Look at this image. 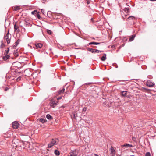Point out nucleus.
Listing matches in <instances>:
<instances>
[{
  "label": "nucleus",
  "instance_id": "34",
  "mask_svg": "<svg viewBox=\"0 0 156 156\" xmlns=\"http://www.w3.org/2000/svg\"><path fill=\"white\" fill-rule=\"evenodd\" d=\"M21 79V77H19L17 78V81H19Z\"/></svg>",
  "mask_w": 156,
  "mask_h": 156
},
{
  "label": "nucleus",
  "instance_id": "18",
  "mask_svg": "<svg viewBox=\"0 0 156 156\" xmlns=\"http://www.w3.org/2000/svg\"><path fill=\"white\" fill-rule=\"evenodd\" d=\"M106 54H104V55L101 57V60L103 61H104L106 59Z\"/></svg>",
  "mask_w": 156,
  "mask_h": 156
},
{
  "label": "nucleus",
  "instance_id": "24",
  "mask_svg": "<svg viewBox=\"0 0 156 156\" xmlns=\"http://www.w3.org/2000/svg\"><path fill=\"white\" fill-rule=\"evenodd\" d=\"M9 51V49L8 48L7 50H5V51L4 55H8V54Z\"/></svg>",
  "mask_w": 156,
  "mask_h": 156
},
{
  "label": "nucleus",
  "instance_id": "2",
  "mask_svg": "<svg viewBox=\"0 0 156 156\" xmlns=\"http://www.w3.org/2000/svg\"><path fill=\"white\" fill-rule=\"evenodd\" d=\"M11 37V35L9 33L8 31V33L5 36L4 39L6 41L7 44H9L10 42V40Z\"/></svg>",
  "mask_w": 156,
  "mask_h": 156
},
{
  "label": "nucleus",
  "instance_id": "16",
  "mask_svg": "<svg viewBox=\"0 0 156 156\" xmlns=\"http://www.w3.org/2000/svg\"><path fill=\"white\" fill-rule=\"evenodd\" d=\"M58 103V102L57 101H53L52 103V105H51L52 106L53 108H54L55 107V106H56L57 105Z\"/></svg>",
  "mask_w": 156,
  "mask_h": 156
},
{
  "label": "nucleus",
  "instance_id": "25",
  "mask_svg": "<svg viewBox=\"0 0 156 156\" xmlns=\"http://www.w3.org/2000/svg\"><path fill=\"white\" fill-rule=\"evenodd\" d=\"M20 39H18L17 41L16 42V46H17V45L19 44L20 42Z\"/></svg>",
  "mask_w": 156,
  "mask_h": 156
},
{
  "label": "nucleus",
  "instance_id": "12",
  "mask_svg": "<svg viewBox=\"0 0 156 156\" xmlns=\"http://www.w3.org/2000/svg\"><path fill=\"white\" fill-rule=\"evenodd\" d=\"M135 37V35H132L129 38V41L130 42L133 41Z\"/></svg>",
  "mask_w": 156,
  "mask_h": 156
},
{
  "label": "nucleus",
  "instance_id": "26",
  "mask_svg": "<svg viewBox=\"0 0 156 156\" xmlns=\"http://www.w3.org/2000/svg\"><path fill=\"white\" fill-rule=\"evenodd\" d=\"M129 144H125L123 145V147H129Z\"/></svg>",
  "mask_w": 156,
  "mask_h": 156
},
{
  "label": "nucleus",
  "instance_id": "32",
  "mask_svg": "<svg viewBox=\"0 0 156 156\" xmlns=\"http://www.w3.org/2000/svg\"><path fill=\"white\" fill-rule=\"evenodd\" d=\"M41 12L43 14H44L45 13V10L44 9H42L41 10Z\"/></svg>",
  "mask_w": 156,
  "mask_h": 156
},
{
  "label": "nucleus",
  "instance_id": "23",
  "mask_svg": "<svg viewBox=\"0 0 156 156\" xmlns=\"http://www.w3.org/2000/svg\"><path fill=\"white\" fill-rule=\"evenodd\" d=\"M40 122H41L42 123H44L46 121V120L45 119H42V118L40 119Z\"/></svg>",
  "mask_w": 156,
  "mask_h": 156
},
{
  "label": "nucleus",
  "instance_id": "37",
  "mask_svg": "<svg viewBox=\"0 0 156 156\" xmlns=\"http://www.w3.org/2000/svg\"><path fill=\"white\" fill-rule=\"evenodd\" d=\"M129 147H133V146L132 145L129 144Z\"/></svg>",
  "mask_w": 156,
  "mask_h": 156
},
{
  "label": "nucleus",
  "instance_id": "1",
  "mask_svg": "<svg viewBox=\"0 0 156 156\" xmlns=\"http://www.w3.org/2000/svg\"><path fill=\"white\" fill-rule=\"evenodd\" d=\"M58 140L57 139H52L48 145V148H50L55 145L57 144L58 143Z\"/></svg>",
  "mask_w": 156,
  "mask_h": 156
},
{
  "label": "nucleus",
  "instance_id": "9",
  "mask_svg": "<svg viewBox=\"0 0 156 156\" xmlns=\"http://www.w3.org/2000/svg\"><path fill=\"white\" fill-rule=\"evenodd\" d=\"M31 14L33 15H36L38 16H38H39V15L37 13V12L36 10H34V11L32 12Z\"/></svg>",
  "mask_w": 156,
  "mask_h": 156
},
{
  "label": "nucleus",
  "instance_id": "15",
  "mask_svg": "<svg viewBox=\"0 0 156 156\" xmlns=\"http://www.w3.org/2000/svg\"><path fill=\"white\" fill-rule=\"evenodd\" d=\"M5 56L3 57V59L5 60H7L9 57V56L8 55H5Z\"/></svg>",
  "mask_w": 156,
  "mask_h": 156
},
{
  "label": "nucleus",
  "instance_id": "35",
  "mask_svg": "<svg viewBox=\"0 0 156 156\" xmlns=\"http://www.w3.org/2000/svg\"><path fill=\"white\" fill-rule=\"evenodd\" d=\"M62 98V97H60L58 98H57V100H58Z\"/></svg>",
  "mask_w": 156,
  "mask_h": 156
},
{
  "label": "nucleus",
  "instance_id": "5",
  "mask_svg": "<svg viewBox=\"0 0 156 156\" xmlns=\"http://www.w3.org/2000/svg\"><path fill=\"white\" fill-rule=\"evenodd\" d=\"M88 51L91 52L92 53H99V52H101V51H100L97 49H94L88 48H87Z\"/></svg>",
  "mask_w": 156,
  "mask_h": 156
},
{
  "label": "nucleus",
  "instance_id": "7",
  "mask_svg": "<svg viewBox=\"0 0 156 156\" xmlns=\"http://www.w3.org/2000/svg\"><path fill=\"white\" fill-rule=\"evenodd\" d=\"M42 44L41 43H38L34 45V48L38 49L40 48L42 46Z\"/></svg>",
  "mask_w": 156,
  "mask_h": 156
},
{
  "label": "nucleus",
  "instance_id": "10",
  "mask_svg": "<svg viewBox=\"0 0 156 156\" xmlns=\"http://www.w3.org/2000/svg\"><path fill=\"white\" fill-rule=\"evenodd\" d=\"M12 8L13 10L15 11H17L20 9V6H13Z\"/></svg>",
  "mask_w": 156,
  "mask_h": 156
},
{
  "label": "nucleus",
  "instance_id": "22",
  "mask_svg": "<svg viewBox=\"0 0 156 156\" xmlns=\"http://www.w3.org/2000/svg\"><path fill=\"white\" fill-rule=\"evenodd\" d=\"M111 152V153H114L115 152V150L113 147H111L110 149Z\"/></svg>",
  "mask_w": 156,
  "mask_h": 156
},
{
  "label": "nucleus",
  "instance_id": "21",
  "mask_svg": "<svg viewBox=\"0 0 156 156\" xmlns=\"http://www.w3.org/2000/svg\"><path fill=\"white\" fill-rule=\"evenodd\" d=\"M55 154L57 156H58L59 155V152L57 150H55Z\"/></svg>",
  "mask_w": 156,
  "mask_h": 156
},
{
  "label": "nucleus",
  "instance_id": "17",
  "mask_svg": "<svg viewBox=\"0 0 156 156\" xmlns=\"http://www.w3.org/2000/svg\"><path fill=\"white\" fill-rule=\"evenodd\" d=\"M46 117L47 119L49 120H51L52 119V117L49 114H48L46 115Z\"/></svg>",
  "mask_w": 156,
  "mask_h": 156
},
{
  "label": "nucleus",
  "instance_id": "11",
  "mask_svg": "<svg viewBox=\"0 0 156 156\" xmlns=\"http://www.w3.org/2000/svg\"><path fill=\"white\" fill-rule=\"evenodd\" d=\"M101 43H98V42H90L88 44L89 45H91V44H95V45H98L100 44Z\"/></svg>",
  "mask_w": 156,
  "mask_h": 156
},
{
  "label": "nucleus",
  "instance_id": "30",
  "mask_svg": "<svg viewBox=\"0 0 156 156\" xmlns=\"http://www.w3.org/2000/svg\"><path fill=\"white\" fill-rule=\"evenodd\" d=\"M132 139L133 141H136V137H135L134 136H133L132 137Z\"/></svg>",
  "mask_w": 156,
  "mask_h": 156
},
{
  "label": "nucleus",
  "instance_id": "41",
  "mask_svg": "<svg viewBox=\"0 0 156 156\" xmlns=\"http://www.w3.org/2000/svg\"><path fill=\"white\" fill-rule=\"evenodd\" d=\"M73 116H74V117H75V114H73Z\"/></svg>",
  "mask_w": 156,
  "mask_h": 156
},
{
  "label": "nucleus",
  "instance_id": "28",
  "mask_svg": "<svg viewBox=\"0 0 156 156\" xmlns=\"http://www.w3.org/2000/svg\"><path fill=\"white\" fill-rule=\"evenodd\" d=\"M47 32L48 34H51L52 33V32L50 30H47Z\"/></svg>",
  "mask_w": 156,
  "mask_h": 156
},
{
  "label": "nucleus",
  "instance_id": "20",
  "mask_svg": "<svg viewBox=\"0 0 156 156\" xmlns=\"http://www.w3.org/2000/svg\"><path fill=\"white\" fill-rule=\"evenodd\" d=\"M135 19V17L133 16H130L128 18V19L129 20H133Z\"/></svg>",
  "mask_w": 156,
  "mask_h": 156
},
{
  "label": "nucleus",
  "instance_id": "33",
  "mask_svg": "<svg viewBox=\"0 0 156 156\" xmlns=\"http://www.w3.org/2000/svg\"><path fill=\"white\" fill-rule=\"evenodd\" d=\"M4 46V45L3 43V41H2V44L1 46V47H3Z\"/></svg>",
  "mask_w": 156,
  "mask_h": 156
},
{
  "label": "nucleus",
  "instance_id": "3",
  "mask_svg": "<svg viewBox=\"0 0 156 156\" xmlns=\"http://www.w3.org/2000/svg\"><path fill=\"white\" fill-rule=\"evenodd\" d=\"M146 85L149 87H154L155 85L154 83L151 80H148L146 83Z\"/></svg>",
  "mask_w": 156,
  "mask_h": 156
},
{
  "label": "nucleus",
  "instance_id": "36",
  "mask_svg": "<svg viewBox=\"0 0 156 156\" xmlns=\"http://www.w3.org/2000/svg\"><path fill=\"white\" fill-rule=\"evenodd\" d=\"M43 0V3H45L46 1V0Z\"/></svg>",
  "mask_w": 156,
  "mask_h": 156
},
{
  "label": "nucleus",
  "instance_id": "40",
  "mask_svg": "<svg viewBox=\"0 0 156 156\" xmlns=\"http://www.w3.org/2000/svg\"><path fill=\"white\" fill-rule=\"evenodd\" d=\"M51 12L50 11H48V14L49 13H50Z\"/></svg>",
  "mask_w": 156,
  "mask_h": 156
},
{
  "label": "nucleus",
  "instance_id": "27",
  "mask_svg": "<svg viewBox=\"0 0 156 156\" xmlns=\"http://www.w3.org/2000/svg\"><path fill=\"white\" fill-rule=\"evenodd\" d=\"M6 77L8 79H10V76L9 75V73H7Z\"/></svg>",
  "mask_w": 156,
  "mask_h": 156
},
{
  "label": "nucleus",
  "instance_id": "13",
  "mask_svg": "<svg viewBox=\"0 0 156 156\" xmlns=\"http://www.w3.org/2000/svg\"><path fill=\"white\" fill-rule=\"evenodd\" d=\"M65 89L63 87L62 90H59L58 91V94H60L63 93L65 91Z\"/></svg>",
  "mask_w": 156,
  "mask_h": 156
},
{
  "label": "nucleus",
  "instance_id": "31",
  "mask_svg": "<svg viewBox=\"0 0 156 156\" xmlns=\"http://www.w3.org/2000/svg\"><path fill=\"white\" fill-rule=\"evenodd\" d=\"M87 108L86 107H84V108L83 109V111H84V112H85L86 110H87Z\"/></svg>",
  "mask_w": 156,
  "mask_h": 156
},
{
  "label": "nucleus",
  "instance_id": "19",
  "mask_svg": "<svg viewBox=\"0 0 156 156\" xmlns=\"http://www.w3.org/2000/svg\"><path fill=\"white\" fill-rule=\"evenodd\" d=\"M127 91H123L122 92V96L124 97H126L127 94Z\"/></svg>",
  "mask_w": 156,
  "mask_h": 156
},
{
  "label": "nucleus",
  "instance_id": "39",
  "mask_svg": "<svg viewBox=\"0 0 156 156\" xmlns=\"http://www.w3.org/2000/svg\"><path fill=\"white\" fill-rule=\"evenodd\" d=\"M91 20L92 21V22H93V19L92 18L91 19Z\"/></svg>",
  "mask_w": 156,
  "mask_h": 156
},
{
  "label": "nucleus",
  "instance_id": "4",
  "mask_svg": "<svg viewBox=\"0 0 156 156\" xmlns=\"http://www.w3.org/2000/svg\"><path fill=\"white\" fill-rule=\"evenodd\" d=\"M78 153V150L76 149L74 150H72L70 152V156H77Z\"/></svg>",
  "mask_w": 156,
  "mask_h": 156
},
{
  "label": "nucleus",
  "instance_id": "29",
  "mask_svg": "<svg viewBox=\"0 0 156 156\" xmlns=\"http://www.w3.org/2000/svg\"><path fill=\"white\" fill-rule=\"evenodd\" d=\"M145 156H151V154L149 152H147L145 154Z\"/></svg>",
  "mask_w": 156,
  "mask_h": 156
},
{
  "label": "nucleus",
  "instance_id": "14",
  "mask_svg": "<svg viewBox=\"0 0 156 156\" xmlns=\"http://www.w3.org/2000/svg\"><path fill=\"white\" fill-rule=\"evenodd\" d=\"M130 9L129 7L125 8L123 10L126 13H128L129 12Z\"/></svg>",
  "mask_w": 156,
  "mask_h": 156
},
{
  "label": "nucleus",
  "instance_id": "8",
  "mask_svg": "<svg viewBox=\"0 0 156 156\" xmlns=\"http://www.w3.org/2000/svg\"><path fill=\"white\" fill-rule=\"evenodd\" d=\"M14 28L16 32L19 33L20 32L19 28L18 26L16 25V24L14 25Z\"/></svg>",
  "mask_w": 156,
  "mask_h": 156
},
{
  "label": "nucleus",
  "instance_id": "38",
  "mask_svg": "<svg viewBox=\"0 0 156 156\" xmlns=\"http://www.w3.org/2000/svg\"><path fill=\"white\" fill-rule=\"evenodd\" d=\"M94 155L95 156H99V155H98L97 154H94Z\"/></svg>",
  "mask_w": 156,
  "mask_h": 156
},
{
  "label": "nucleus",
  "instance_id": "42",
  "mask_svg": "<svg viewBox=\"0 0 156 156\" xmlns=\"http://www.w3.org/2000/svg\"><path fill=\"white\" fill-rule=\"evenodd\" d=\"M6 90H7V89H5V91H6Z\"/></svg>",
  "mask_w": 156,
  "mask_h": 156
},
{
  "label": "nucleus",
  "instance_id": "6",
  "mask_svg": "<svg viewBox=\"0 0 156 156\" xmlns=\"http://www.w3.org/2000/svg\"><path fill=\"white\" fill-rule=\"evenodd\" d=\"M12 126L14 129H17L19 126V124L17 122H15L12 123Z\"/></svg>",
  "mask_w": 156,
  "mask_h": 156
}]
</instances>
